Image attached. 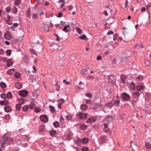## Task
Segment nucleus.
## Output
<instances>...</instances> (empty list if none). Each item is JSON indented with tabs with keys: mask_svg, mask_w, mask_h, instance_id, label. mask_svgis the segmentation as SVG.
I'll return each instance as SVG.
<instances>
[{
	"mask_svg": "<svg viewBox=\"0 0 151 151\" xmlns=\"http://www.w3.org/2000/svg\"><path fill=\"white\" fill-rule=\"evenodd\" d=\"M6 97L9 99H11L12 98V95L11 93L10 92H8L6 95Z\"/></svg>",
	"mask_w": 151,
	"mask_h": 151,
	"instance_id": "7c9ffc66",
	"label": "nucleus"
},
{
	"mask_svg": "<svg viewBox=\"0 0 151 151\" xmlns=\"http://www.w3.org/2000/svg\"><path fill=\"white\" fill-rule=\"evenodd\" d=\"M40 119L42 122L45 123L47 122L48 120V118L47 115L45 114L41 115L40 117Z\"/></svg>",
	"mask_w": 151,
	"mask_h": 151,
	"instance_id": "39448f33",
	"label": "nucleus"
},
{
	"mask_svg": "<svg viewBox=\"0 0 151 151\" xmlns=\"http://www.w3.org/2000/svg\"><path fill=\"white\" fill-rule=\"evenodd\" d=\"M32 16H33V18L36 19V18H37V14L34 13V14H33Z\"/></svg>",
	"mask_w": 151,
	"mask_h": 151,
	"instance_id": "338daca9",
	"label": "nucleus"
},
{
	"mask_svg": "<svg viewBox=\"0 0 151 151\" xmlns=\"http://www.w3.org/2000/svg\"><path fill=\"white\" fill-rule=\"evenodd\" d=\"M120 103V101L116 100L115 101H114V105L115 106H119Z\"/></svg>",
	"mask_w": 151,
	"mask_h": 151,
	"instance_id": "5701e85b",
	"label": "nucleus"
},
{
	"mask_svg": "<svg viewBox=\"0 0 151 151\" xmlns=\"http://www.w3.org/2000/svg\"><path fill=\"white\" fill-rule=\"evenodd\" d=\"M66 118L68 120H71L72 119V116L71 115H68L66 116Z\"/></svg>",
	"mask_w": 151,
	"mask_h": 151,
	"instance_id": "13d9d810",
	"label": "nucleus"
},
{
	"mask_svg": "<svg viewBox=\"0 0 151 151\" xmlns=\"http://www.w3.org/2000/svg\"><path fill=\"white\" fill-rule=\"evenodd\" d=\"M63 82L67 85H69L70 84V82L66 81L65 79L63 80Z\"/></svg>",
	"mask_w": 151,
	"mask_h": 151,
	"instance_id": "69168bd1",
	"label": "nucleus"
},
{
	"mask_svg": "<svg viewBox=\"0 0 151 151\" xmlns=\"http://www.w3.org/2000/svg\"><path fill=\"white\" fill-rule=\"evenodd\" d=\"M151 7V3H149L146 6V9L148 10L149 8Z\"/></svg>",
	"mask_w": 151,
	"mask_h": 151,
	"instance_id": "6e6d98bb",
	"label": "nucleus"
},
{
	"mask_svg": "<svg viewBox=\"0 0 151 151\" xmlns=\"http://www.w3.org/2000/svg\"><path fill=\"white\" fill-rule=\"evenodd\" d=\"M5 38L7 40H10L12 37V35L8 31H6L4 34Z\"/></svg>",
	"mask_w": 151,
	"mask_h": 151,
	"instance_id": "1a4fd4ad",
	"label": "nucleus"
},
{
	"mask_svg": "<svg viewBox=\"0 0 151 151\" xmlns=\"http://www.w3.org/2000/svg\"><path fill=\"white\" fill-rule=\"evenodd\" d=\"M1 141L0 142L1 143V146L2 147H3L4 149V145H5L6 143L4 139L3 138V139L1 138Z\"/></svg>",
	"mask_w": 151,
	"mask_h": 151,
	"instance_id": "dca6fc26",
	"label": "nucleus"
},
{
	"mask_svg": "<svg viewBox=\"0 0 151 151\" xmlns=\"http://www.w3.org/2000/svg\"><path fill=\"white\" fill-rule=\"evenodd\" d=\"M82 151H88V148L87 147H83L82 148Z\"/></svg>",
	"mask_w": 151,
	"mask_h": 151,
	"instance_id": "603ef678",
	"label": "nucleus"
},
{
	"mask_svg": "<svg viewBox=\"0 0 151 151\" xmlns=\"http://www.w3.org/2000/svg\"><path fill=\"white\" fill-rule=\"evenodd\" d=\"M49 108L50 109V111L55 112V108L53 106L50 105L49 106Z\"/></svg>",
	"mask_w": 151,
	"mask_h": 151,
	"instance_id": "37998d69",
	"label": "nucleus"
},
{
	"mask_svg": "<svg viewBox=\"0 0 151 151\" xmlns=\"http://www.w3.org/2000/svg\"><path fill=\"white\" fill-rule=\"evenodd\" d=\"M42 28H43L44 30L46 32H48L50 31L49 26L45 24H43Z\"/></svg>",
	"mask_w": 151,
	"mask_h": 151,
	"instance_id": "9d476101",
	"label": "nucleus"
},
{
	"mask_svg": "<svg viewBox=\"0 0 151 151\" xmlns=\"http://www.w3.org/2000/svg\"><path fill=\"white\" fill-rule=\"evenodd\" d=\"M0 86L2 88H4L6 86V84L3 82H1L0 83Z\"/></svg>",
	"mask_w": 151,
	"mask_h": 151,
	"instance_id": "72a5a7b5",
	"label": "nucleus"
},
{
	"mask_svg": "<svg viewBox=\"0 0 151 151\" xmlns=\"http://www.w3.org/2000/svg\"><path fill=\"white\" fill-rule=\"evenodd\" d=\"M104 130L105 132L107 133L109 131L110 129L108 127H107V128H104Z\"/></svg>",
	"mask_w": 151,
	"mask_h": 151,
	"instance_id": "bf43d9fd",
	"label": "nucleus"
},
{
	"mask_svg": "<svg viewBox=\"0 0 151 151\" xmlns=\"http://www.w3.org/2000/svg\"><path fill=\"white\" fill-rule=\"evenodd\" d=\"M115 118V117L114 116H111L110 115L107 116V117H106L105 119L106 120H108V119H109L110 121L112 120Z\"/></svg>",
	"mask_w": 151,
	"mask_h": 151,
	"instance_id": "a878e982",
	"label": "nucleus"
},
{
	"mask_svg": "<svg viewBox=\"0 0 151 151\" xmlns=\"http://www.w3.org/2000/svg\"><path fill=\"white\" fill-rule=\"evenodd\" d=\"M96 120V119H94L93 117L89 118L87 120L86 122L88 123H93Z\"/></svg>",
	"mask_w": 151,
	"mask_h": 151,
	"instance_id": "f8f14e48",
	"label": "nucleus"
},
{
	"mask_svg": "<svg viewBox=\"0 0 151 151\" xmlns=\"http://www.w3.org/2000/svg\"><path fill=\"white\" fill-rule=\"evenodd\" d=\"M81 73L82 74L86 75L87 73V69L86 68L82 70L81 71Z\"/></svg>",
	"mask_w": 151,
	"mask_h": 151,
	"instance_id": "aec40b11",
	"label": "nucleus"
},
{
	"mask_svg": "<svg viewBox=\"0 0 151 151\" xmlns=\"http://www.w3.org/2000/svg\"><path fill=\"white\" fill-rule=\"evenodd\" d=\"M127 58L125 57V58H121V61L122 62H126L127 61Z\"/></svg>",
	"mask_w": 151,
	"mask_h": 151,
	"instance_id": "de8ad7c7",
	"label": "nucleus"
},
{
	"mask_svg": "<svg viewBox=\"0 0 151 151\" xmlns=\"http://www.w3.org/2000/svg\"><path fill=\"white\" fill-rule=\"evenodd\" d=\"M30 51L31 53L32 54H35V55H36V52L33 49H30Z\"/></svg>",
	"mask_w": 151,
	"mask_h": 151,
	"instance_id": "09e8293b",
	"label": "nucleus"
},
{
	"mask_svg": "<svg viewBox=\"0 0 151 151\" xmlns=\"http://www.w3.org/2000/svg\"><path fill=\"white\" fill-rule=\"evenodd\" d=\"M1 97L4 99H6V96L5 93H2L1 94Z\"/></svg>",
	"mask_w": 151,
	"mask_h": 151,
	"instance_id": "a18cd8bd",
	"label": "nucleus"
},
{
	"mask_svg": "<svg viewBox=\"0 0 151 151\" xmlns=\"http://www.w3.org/2000/svg\"><path fill=\"white\" fill-rule=\"evenodd\" d=\"M18 101L19 102V104H24V99L23 98H20L19 99H18Z\"/></svg>",
	"mask_w": 151,
	"mask_h": 151,
	"instance_id": "c85d7f7f",
	"label": "nucleus"
},
{
	"mask_svg": "<svg viewBox=\"0 0 151 151\" xmlns=\"http://www.w3.org/2000/svg\"><path fill=\"white\" fill-rule=\"evenodd\" d=\"M114 100L113 99L112 100L110 101L108 103L106 104L105 106L111 108L114 105Z\"/></svg>",
	"mask_w": 151,
	"mask_h": 151,
	"instance_id": "6e6552de",
	"label": "nucleus"
},
{
	"mask_svg": "<svg viewBox=\"0 0 151 151\" xmlns=\"http://www.w3.org/2000/svg\"><path fill=\"white\" fill-rule=\"evenodd\" d=\"M143 79V76L142 75H140L137 77L136 79L137 80H139V81H142Z\"/></svg>",
	"mask_w": 151,
	"mask_h": 151,
	"instance_id": "79ce46f5",
	"label": "nucleus"
},
{
	"mask_svg": "<svg viewBox=\"0 0 151 151\" xmlns=\"http://www.w3.org/2000/svg\"><path fill=\"white\" fill-rule=\"evenodd\" d=\"M13 64V63L11 59H8V61L7 62V65L8 67H10V66L12 65Z\"/></svg>",
	"mask_w": 151,
	"mask_h": 151,
	"instance_id": "4be33fe9",
	"label": "nucleus"
},
{
	"mask_svg": "<svg viewBox=\"0 0 151 151\" xmlns=\"http://www.w3.org/2000/svg\"><path fill=\"white\" fill-rule=\"evenodd\" d=\"M18 9L15 6L12 9V12L14 14H15L17 12Z\"/></svg>",
	"mask_w": 151,
	"mask_h": 151,
	"instance_id": "ea45409f",
	"label": "nucleus"
},
{
	"mask_svg": "<svg viewBox=\"0 0 151 151\" xmlns=\"http://www.w3.org/2000/svg\"><path fill=\"white\" fill-rule=\"evenodd\" d=\"M15 87L17 89H19L22 87V84L20 82H17L15 83Z\"/></svg>",
	"mask_w": 151,
	"mask_h": 151,
	"instance_id": "9b49d317",
	"label": "nucleus"
},
{
	"mask_svg": "<svg viewBox=\"0 0 151 151\" xmlns=\"http://www.w3.org/2000/svg\"><path fill=\"white\" fill-rule=\"evenodd\" d=\"M121 79L122 81V82L123 84H125L126 83L125 80L126 78V77L124 75H122L121 76Z\"/></svg>",
	"mask_w": 151,
	"mask_h": 151,
	"instance_id": "412c9836",
	"label": "nucleus"
},
{
	"mask_svg": "<svg viewBox=\"0 0 151 151\" xmlns=\"http://www.w3.org/2000/svg\"><path fill=\"white\" fill-rule=\"evenodd\" d=\"M81 109L82 111H85L87 109V106L86 104H82L81 106Z\"/></svg>",
	"mask_w": 151,
	"mask_h": 151,
	"instance_id": "f3484780",
	"label": "nucleus"
},
{
	"mask_svg": "<svg viewBox=\"0 0 151 151\" xmlns=\"http://www.w3.org/2000/svg\"><path fill=\"white\" fill-rule=\"evenodd\" d=\"M21 0H15L14 2L15 5L18 6L20 3Z\"/></svg>",
	"mask_w": 151,
	"mask_h": 151,
	"instance_id": "58836bf2",
	"label": "nucleus"
},
{
	"mask_svg": "<svg viewBox=\"0 0 151 151\" xmlns=\"http://www.w3.org/2000/svg\"><path fill=\"white\" fill-rule=\"evenodd\" d=\"M87 125L84 124H81L80 126V128L82 130L86 129L87 128Z\"/></svg>",
	"mask_w": 151,
	"mask_h": 151,
	"instance_id": "a211bd4d",
	"label": "nucleus"
},
{
	"mask_svg": "<svg viewBox=\"0 0 151 151\" xmlns=\"http://www.w3.org/2000/svg\"><path fill=\"white\" fill-rule=\"evenodd\" d=\"M91 106L92 108L95 109H96L99 107H102L103 106V104L99 103H96L95 102L91 104Z\"/></svg>",
	"mask_w": 151,
	"mask_h": 151,
	"instance_id": "0eeeda50",
	"label": "nucleus"
},
{
	"mask_svg": "<svg viewBox=\"0 0 151 151\" xmlns=\"http://www.w3.org/2000/svg\"><path fill=\"white\" fill-rule=\"evenodd\" d=\"M145 147L147 149H149L151 148V145L149 142H146L145 144Z\"/></svg>",
	"mask_w": 151,
	"mask_h": 151,
	"instance_id": "bb28decb",
	"label": "nucleus"
},
{
	"mask_svg": "<svg viewBox=\"0 0 151 151\" xmlns=\"http://www.w3.org/2000/svg\"><path fill=\"white\" fill-rule=\"evenodd\" d=\"M108 140L107 137L105 135H103L99 137L98 140L100 144H102L106 143Z\"/></svg>",
	"mask_w": 151,
	"mask_h": 151,
	"instance_id": "f257e3e1",
	"label": "nucleus"
},
{
	"mask_svg": "<svg viewBox=\"0 0 151 151\" xmlns=\"http://www.w3.org/2000/svg\"><path fill=\"white\" fill-rule=\"evenodd\" d=\"M2 60L4 62H6L8 61V59L6 57H3L2 58Z\"/></svg>",
	"mask_w": 151,
	"mask_h": 151,
	"instance_id": "8fccbe9b",
	"label": "nucleus"
},
{
	"mask_svg": "<svg viewBox=\"0 0 151 151\" xmlns=\"http://www.w3.org/2000/svg\"><path fill=\"white\" fill-rule=\"evenodd\" d=\"M133 96L134 98H137L140 96V93L138 92H134L133 94Z\"/></svg>",
	"mask_w": 151,
	"mask_h": 151,
	"instance_id": "473e14b6",
	"label": "nucleus"
},
{
	"mask_svg": "<svg viewBox=\"0 0 151 151\" xmlns=\"http://www.w3.org/2000/svg\"><path fill=\"white\" fill-rule=\"evenodd\" d=\"M54 126L56 128L58 127L59 126V123L58 121H56L53 123Z\"/></svg>",
	"mask_w": 151,
	"mask_h": 151,
	"instance_id": "4c0bfd02",
	"label": "nucleus"
},
{
	"mask_svg": "<svg viewBox=\"0 0 151 151\" xmlns=\"http://www.w3.org/2000/svg\"><path fill=\"white\" fill-rule=\"evenodd\" d=\"M121 97L122 99L125 101H129L130 98V96L126 92L122 93Z\"/></svg>",
	"mask_w": 151,
	"mask_h": 151,
	"instance_id": "20e7f679",
	"label": "nucleus"
},
{
	"mask_svg": "<svg viewBox=\"0 0 151 151\" xmlns=\"http://www.w3.org/2000/svg\"><path fill=\"white\" fill-rule=\"evenodd\" d=\"M21 108V104H17L16 105V109L17 111H19Z\"/></svg>",
	"mask_w": 151,
	"mask_h": 151,
	"instance_id": "2f4dec72",
	"label": "nucleus"
},
{
	"mask_svg": "<svg viewBox=\"0 0 151 151\" xmlns=\"http://www.w3.org/2000/svg\"><path fill=\"white\" fill-rule=\"evenodd\" d=\"M7 18H8L7 19L6 21V22H9L11 18H10V17L9 15L7 17Z\"/></svg>",
	"mask_w": 151,
	"mask_h": 151,
	"instance_id": "774afa93",
	"label": "nucleus"
},
{
	"mask_svg": "<svg viewBox=\"0 0 151 151\" xmlns=\"http://www.w3.org/2000/svg\"><path fill=\"white\" fill-rule=\"evenodd\" d=\"M45 126L44 125H42L39 127V131L40 132L42 133L45 130Z\"/></svg>",
	"mask_w": 151,
	"mask_h": 151,
	"instance_id": "6ab92c4d",
	"label": "nucleus"
},
{
	"mask_svg": "<svg viewBox=\"0 0 151 151\" xmlns=\"http://www.w3.org/2000/svg\"><path fill=\"white\" fill-rule=\"evenodd\" d=\"M7 133H5L1 137L2 139L3 138L4 139L5 141L6 142V141H8L9 142V143L10 144V142H11L13 140V139L11 137H9L7 136Z\"/></svg>",
	"mask_w": 151,
	"mask_h": 151,
	"instance_id": "7ed1b4c3",
	"label": "nucleus"
},
{
	"mask_svg": "<svg viewBox=\"0 0 151 151\" xmlns=\"http://www.w3.org/2000/svg\"><path fill=\"white\" fill-rule=\"evenodd\" d=\"M41 110V109L39 107L35 108L34 109L35 112L36 113H37L38 112H40V111Z\"/></svg>",
	"mask_w": 151,
	"mask_h": 151,
	"instance_id": "a19ab883",
	"label": "nucleus"
},
{
	"mask_svg": "<svg viewBox=\"0 0 151 151\" xmlns=\"http://www.w3.org/2000/svg\"><path fill=\"white\" fill-rule=\"evenodd\" d=\"M62 30L63 31L67 33L68 32V30L67 29V28L66 27H65V26H64L63 29H62Z\"/></svg>",
	"mask_w": 151,
	"mask_h": 151,
	"instance_id": "5fc2aeb1",
	"label": "nucleus"
},
{
	"mask_svg": "<svg viewBox=\"0 0 151 151\" xmlns=\"http://www.w3.org/2000/svg\"><path fill=\"white\" fill-rule=\"evenodd\" d=\"M9 104V102L7 100L1 101H0V105H2L6 106L8 105Z\"/></svg>",
	"mask_w": 151,
	"mask_h": 151,
	"instance_id": "ddd939ff",
	"label": "nucleus"
},
{
	"mask_svg": "<svg viewBox=\"0 0 151 151\" xmlns=\"http://www.w3.org/2000/svg\"><path fill=\"white\" fill-rule=\"evenodd\" d=\"M29 58L28 56L27 55H24V58H23V60H24V62L27 63H28Z\"/></svg>",
	"mask_w": 151,
	"mask_h": 151,
	"instance_id": "c756f323",
	"label": "nucleus"
},
{
	"mask_svg": "<svg viewBox=\"0 0 151 151\" xmlns=\"http://www.w3.org/2000/svg\"><path fill=\"white\" fill-rule=\"evenodd\" d=\"M88 114L83 113L81 112H79L76 114V116L81 119H85L87 118Z\"/></svg>",
	"mask_w": 151,
	"mask_h": 151,
	"instance_id": "f03ea898",
	"label": "nucleus"
},
{
	"mask_svg": "<svg viewBox=\"0 0 151 151\" xmlns=\"http://www.w3.org/2000/svg\"><path fill=\"white\" fill-rule=\"evenodd\" d=\"M114 34L113 32L111 30L109 31L107 33V35L110 34Z\"/></svg>",
	"mask_w": 151,
	"mask_h": 151,
	"instance_id": "e2e57ef3",
	"label": "nucleus"
},
{
	"mask_svg": "<svg viewBox=\"0 0 151 151\" xmlns=\"http://www.w3.org/2000/svg\"><path fill=\"white\" fill-rule=\"evenodd\" d=\"M21 75V74L19 72H16L14 73V76L16 78H19Z\"/></svg>",
	"mask_w": 151,
	"mask_h": 151,
	"instance_id": "c03bdc74",
	"label": "nucleus"
},
{
	"mask_svg": "<svg viewBox=\"0 0 151 151\" xmlns=\"http://www.w3.org/2000/svg\"><path fill=\"white\" fill-rule=\"evenodd\" d=\"M11 8L10 6L7 7L6 9V11L7 12L9 13L11 10Z\"/></svg>",
	"mask_w": 151,
	"mask_h": 151,
	"instance_id": "49530a36",
	"label": "nucleus"
},
{
	"mask_svg": "<svg viewBox=\"0 0 151 151\" xmlns=\"http://www.w3.org/2000/svg\"><path fill=\"white\" fill-rule=\"evenodd\" d=\"M86 103L87 104H90L92 103V101L91 100H87L86 101Z\"/></svg>",
	"mask_w": 151,
	"mask_h": 151,
	"instance_id": "0e129e2a",
	"label": "nucleus"
},
{
	"mask_svg": "<svg viewBox=\"0 0 151 151\" xmlns=\"http://www.w3.org/2000/svg\"><path fill=\"white\" fill-rule=\"evenodd\" d=\"M13 72L10 69L9 70L7 71V74L8 75H12Z\"/></svg>",
	"mask_w": 151,
	"mask_h": 151,
	"instance_id": "864d4df0",
	"label": "nucleus"
},
{
	"mask_svg": "<svg viewBox=\"0 0 151 151\" xmlns=\"http://www.w3.org/2000/svg\"><path fill=\"white\" fill-rule=\"evenodd\" d=\"M131 86L132 87V89L134 90L135 87L134 84L133 83H131Z\"/></svg>",
	"mask_w": 151,
	"mask_h": 151,
	"instance_id": "052dcab7",
	"label": "nucleus"
},
{
	"mask_svg": "<svg viewBox=\"0 0 151 151\" xmlns=\"http://www.w3.org/2000/svg\"><path fill=\"white\" fill-rule=\"evenodd\" d=\"M28 92L27 91L24 90L19 91V94L21 96L25 97L27 96Z\"/></svg>",
	"mask_w": 151,
	"mask_h": 151,
	"instance_id": "423d86ee",
	"label": "nucleus"
},
{
	"mask_svg": "<svg viewBox=\"0 0 151 151\" xmlns=\"http://www.w3.org/2000/svg\"><path fill=\"white\" fill-rule=\"evenodd\" d=\"M54 35L55 36H56V37H57L56 40L57 41H59V40H60V38H59V37L58 36V35L57 34H54Z\"/></svg>",
	"mask_w": 151,
	"mask_h": 151,
	"instance_id": "680f3d73",
	"label": "nucleus"
},
{
	"mask_svg": "<svg viewBox=\"0 0 151 151\" xmlns=\"http://www.w3.org/2000/svg\"><path fill=\"white\" fill-rule=\"evenodd\" d=\"M88 139L86 138H83L82 140V142H83V143L85 144L87 143L88 142Z\"/></svg>",
	"mask_w": 151,
	"mask_h": 151,
	"instance_id": "e433bc0d",
	"label": "nucleus"
},
{
	"mask_svg": "<svg viewBox=\"0 0 151 151\" xmlns=\"http://www.w3.org/2000/svg\"><path fill=\"white\" fill-rule=\"evenodd\" d=\"M4 110L7 112H9L12 110V108L9 106H6L4 107Z\"/></svg>",
	"mask_w": 151,
	"mask_h": 151,
	"instance_id": "4468645a",
	"label": "nucleus"
},
{
	"mask_svg": "<svg viewBox=\"0 0 151 151\" xmlns=\"http://www.w3.org/2000/svg\"><path fill=\"white\" fill-rule=\"evenodd\" d=\"M57 134L55 130H54L52 131H50V134L52 136H54Z\"/></svg>",
	"mask_w": 151,
	"mask_h": 151,
	"instance_id": "b1692460",
	"label": "nucleus"
},
{
	"mask_svg": "<svg viewBox=\"0 0 151 151\" xmlns=\"http://www.w3.org/2000/svg\"><path fill=\"white\" fill-rule=\"evenodd\" d=\"M82 142V140L79 138H78L76 140L75 142L78 145H80Z\"/></svg>",
	"mask_w": 151,
	"mask_h": 151,
	"instance_id": "f704fd0d",
	"label": "nucleus"
},
{
	"mask_svg": "<svg viewBox=\"0 0 151 151\" xmlns=\"http://www.w3.org/2000/svg\"><path fill=\"white\" fill-rule=\"evenodd\" d=\"M79 38H80V39L81 40H85L86 39L87 40H88V39L87 37L86 36V35L84 34L82 36H80L79 37H78Z\"/></svg>",
	"mask_w": 151,
	"mask_h": 151,
	"instance_id": "393cba45",
	"label": "nucleus"
},
{
	"mask_svg": "<svg viewBox=\"0 0 151 151\" xmlns=\"http://www.w3.org/2000/svg\"><path fill=\"white\" fill-rule=\"evenodd\" d=\"M29 107V105H26L22 108V110L24 111H26L28 110Z\"/></svg>",
	"mask_w": 151,
	"mask_h": 151,
	"instance_id": "cd10ccee",
	"label": "nucleus"
},
{
	"mask_svg": "<svg viewBox=\"0 0 151 151\" xmlns=\"http://www.w3.org/2000/svg\"><path fill=\"white\" fill-rule=\"evenodd\" d=\"M58 102H59V103L62 104L64 102V100L62 99H61L58 100Z\"/></svg>",
	"mask_w": 151,
	"mask_h": 151,
	"instance_id": "4d7b16f0",
	"label": "nucleus"
},
{
	"mask_svg": "<svg viewBox=\"0 0 151 151\" xmlns=\"http://www.w3.org/2000/svg\"><path fill=\"white\" fill-rule=\"evenodd\" d=\"M11 53V50L10 49H8L6 51V55L7 56L10 55Z\"/></svg>",
	"mask_w": 151,
	"mask_h": 151,
	"instance_id": "c9c22d12",
	"label": "nucleus"
},
{
	"mask_svg": "<svg viewBox=\"0 0 151 151\" xmlns=\"http://www.w3.org/2000/svg\"><path fill=\"white\" fill-rule=\"evenodd\" d=\"M144 87V86L143 85H139L136 86V89L137 91H139L143 89Z\"/></svg>",
	"mask_w": 151,
	"mask_h": 151,
	"instance_id": "2eb2a0df",
	"label": "nucleus"
},
{
	"mask_svg": "<svg viewBox=\"0 0 151 151\" xmlns=\"http://www.w3.org/2000/svg\"><path fill=\"white\" fill-rule=\"evenodd\" d=\"M76 29L77 30V32L79 34H81L82 33V30L79 27H77Z\"/></svg>",
	"mask_w": 151,
	"mask_h": 151,
	"instance_id": "3c124183",
	"label": "nucleus"
}]
</instances>
